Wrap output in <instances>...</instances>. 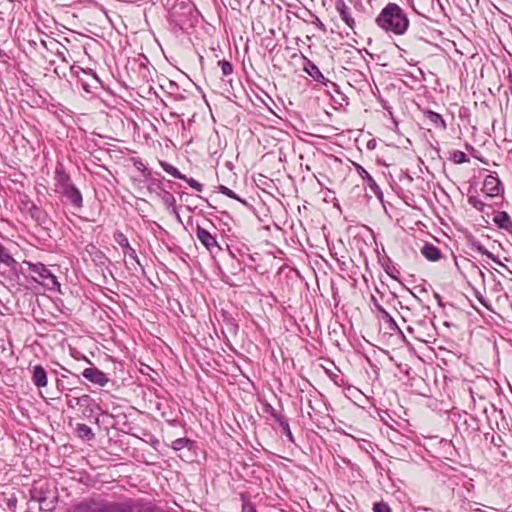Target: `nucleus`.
<instances>
[{"label":"nucleus","instance_id":"18","mask_svg":"<svg viewBox=\"0 0 512 512\" xmlns=\"http://www.w3.org/2000/svg\"><path fill=\"white\" fill-rule=\"evenodd\" d=\"M32 381L38 388H42L47 385V373L41 365L33 367Z\"/></svg>","mask_w":512,"mask_h":512},{"label":"nucleus","instance_id":"10","mask_svg":"<svg viewBox=\"0 0 512 512\" xmlns=\"http://www.w3.org/2000/svg\"><path fill=\"white\" fill-rule=\"evenodd\" d=\"M77 69L85 74L86 76L90 77V80H84L80 78L82 88L88 92L92 93L93 91L97 90L101 86V81L98 78L97 74L93 72L92 69H83L81 67H77Z\"/></svg>","mask_w":512,"mask_h":512},{"label":"nucleus","instance_id":"39","mask_svg":"<svg viewBox=\"0 0 512 512\" xmlns=\"http://www.w3.org/2000/svg\"><path fill=\"white\" fill-rule=\"evenodd\" d=\"M65 399H66V404H67V406H68V407H70V408H73V409H74V408L77 406V405L75 404V400H77V397H75V396H71V395L67 394V395L65 396Z\"/></svg>","mask_w":512,"mask_h":512},{"label":"nucleus","instance_id":"36","mask_svg":"<svg viewBox=\"0 0 512 512\" xmlns=\"http://www.w3.org/2000/svg\"><path fill=\"white\" fill-rule=\"evenodd\" d=\"M374 512H392L389 505L385 502H376L373 505Z\"/></svg>","mask_w":512,"mask_h":512},{"label":"nucleus","instance_id":"23","mask_svg":"<svg viewBox=\"0 0 512 512\" xmlns=\"http://www.w3.org/2000/svg\"><path fill=\"white\" fill-rule=\"evenodd\" d=\"M76 432L81 439L92 440L95 438V434L92 431V429L88 425L83 423L77 424Z\"/></svg>","mask_w":512,"mask_h":512},{"label":"nucleus","instance_id":"37","mask_svg":"<svg viewBox=\"0 0 512 512\" xmlns=\"http://www.w3.org/2000/svg\"><path fill=\"white\" fill-rule=\"evenodd\" d=\"M183 180L186 181L188 185L196 191L201 192L203 190V185L195 179L186 177V179Z\"/></svg>","mask_w":512,"mask_h":512},{"label":"nucleus","instance_id":"16","mask_svg":"<svg viewBox=\"0 0 512 512\" xmlns=\"http://www.w3.org/2000/svg\"><path fill=\"white\" fill-rule=\"evenodd\" d=\"M303 70L315 81L320 82L323 85H327L329 82V80L324 77L319 68L309 59H306Z\"/></svg>","mask_w":512,"mask_h":512},{"label":"nucleus","instance_id":"20","mask_svg":"<svg viewBox=\"0 0 512 512\" xmlns=\"http://www.w3.org/2000/svg\"><path fill=\"white\" fill-rule=\"evenodd\" d=\"M423 113L425 118L429 120V122L432 123L436 128L441 130H445L447 128L445 120L439 113L432 110H425Z\"/></svg>","mask_w":512,"mask_h":512},{"label":"nucleus","instance_id":"1","mask_svg":"<svg viewBox=\"0 0 512 512\" xmlns=\"http://www.w3.org/2000/svg\"><path fill=\"white\" fill-rule=\"evenodd\" d=\"M54 191L59 194L76 210L83 208V196L81 191L74 185L70 175L66 172L64 165L58 163L54 171Z\"/></svg>","mask_w":512,"mask_h":512},{"label":"nucleus","instance_id":"21","mask_svg":"<svg viewBox=\"0 0 512 512\" xmlns=\"http://www.w3.org/2000/svg\"><path fill=\"white\" fill-rule=\"evenodd\" d=\"M0 264L7 267L14 268L17 265V261L12 257L7 248H5L0 242Z\"/></svg>","mask_w":512,"mask_h":512},{"label":"nucleus","instance_id":"4","mask_svg":"<svg viewBox=\"0 0 512 512\" xmlns=\"http://www.w3.org/2000/svg\"><path fill=\"white\" fill-rule=\"evenodd\" d=\"M23 266H26L28 271L37 275L33 276L34 282L40 283L49 289H59L60 283L57 277L41 262L33 263L31 261H23Z\"/></svg>","mask_w":512,"mask_h":512},{"label":"nucleus","instance_id":"41","mask_svg":"<svg viewBox=\"0 0 512 512\" xmlns=\"http://www.w3.org/2000/svg\"><path fill=\"white\" fill-rule=\"evenodd\" d=\"M476 297H477L478 301H479V302H480L484 307H486L487 309H490V306H489V304H488V301L483 297V295H482V294L478 293V294L476 295Z\"/></svg>","mask_w":512,"mask_h":512},{"label":"nucleus","instance_id":"26","mask_svg":"<svg viewBox=\"0 0 512 512\" xmlns=\"http://www.w3.org/2000/svg\"><path fill=\"white\" fill-rule=\"evenodd\" d=\"M67 512H95L89 498L72 506Z\"/></svg>","mask_w":512,"mask_h":512},{"label":"nucleus","instance_id":"19","mask_svg":"<svg viewBox=\"0 0 512 512\" xmlns=\"http://www.w3.org/2000/svg\"><path fill=\"white\" fill-rule=\"evenodd\" d=\"M28 213L31 216V218L35 220L39 225L46 224L48 215L36 204L30 203V206L28 207Z\"/></svg>","mask_w":512,"mask_h":512},{"label":"nucleus","instance_id":"42","mask_svg":"<svg viewBox=\"0 0 512 512\" xmlns=\"http://www.w3.org/2000/svg\"><path fill=\"white\" fill-rule=\"evenodd\" d=\"M17 504V499L15 497L8 499L7 505L10 509H14Z\"/></svg>","mask_w":512,"mask_h":512},{"label":"nucleus","instance_id":"8","mask_svg":"<svg viewBox=\"0 0 512 512\" xmlns=\"http://www.w3.org/2000/svg\"><path fill=\"white\" fill-rule=\"evenodd\" d=\"M195 234L200 243L210 252L214 253L216 251L221 250L217 239L214 235H212L208 230L203 227L197 225Z\"/></svg>","mask_w":512,"mask_h":512},{"label":"nucleus","instance_id":"46","mask_svg":"<svg viewBox=\"0 0 512 512\" xmlns=\"http://www.w3.org/2000/svg\"><path fill=\"white\" fill-rule=\"evenodd\" d=\"M418 509H419V510H424V511H426V510H427V508H425V507H422V508H421V507H419Z\"/></svg>","mask_w":512,"mask_h":512},{"label":"nucleus","instance_id":"5","mask_svg":"<svg viewBox=\"0 0 512 512\" xmlns=\"http://www.w3.org/2000/svg\"><path fill=\"white\" fill-rule=\"evenodd\" d=\"M195 6L191 0H175L170 7V18L178 26H182L192 16Z\"/></svg>","mask_w":512,"mask_h":512},{"label":"nucleus","instance_id":"34","mask_svg":"<svg viewBox=\"0 0 512 512\" xmlns=\"http://www.w3.org/2000/svg\"><path fill=\"white\" fill-rule=\"evenodd\" d=\"M385 272L393 279H399V270L394 265H386L384 267Z\"/></svg>","mask_w":512,"mask_h":512},{"label":"nucleus","instance_id":"15","mask_svg":"<svg viewBox=\"0 0 512 512\" xmlns=\"http://www.w3.org/2000/svg\"><path fill=\"white\" fill-rule=\"evenodd\" d=\"M493 222L499 229L512 235V219L506 211L495 212Z\"/></svg>","mask_w":512,"mask_h":512},{"label":"nucleus","instance_id":"25","mask_svg":"<svg viewBox=\"0 0 512 512\" xmlns=\"http://www.w3.org/2000/svg\"><path fill=\"white\" fill-rule=\"evenodd\" d=\"M159 164L166 173L170 174L174 178L181 180L186 179V176L170 163L166 161H160Z\"/></svg>","mask_w":512,"mask_h":512},{"label":"nucleus","instance_id":"38","mask_svg":"<svg viewBox=\"0 0 512 512\" xmlns=\"http://www.w3.org/2000/svg\"><path fill=\"white\" fill-rule=\"evenodd\" d=\"M472 248L485 256H487V253H490L480 242L477 241L472 242Z\"/></svg>","mask_w":512,"mask_h":512},{"label":"nucleus","instance_id":"31","mask_svg":"<svg viewBox=\"0 0 512 512\" xmlns=\"http://www.w3.org/2000/svg\"><path fill=\"white\" fill-rule=\"evenodd\" d=\"M450 160L455 164H462L468 162V157L466 154L460 150H454L451 152Z\"/></svg>","mask_w":512,"mask_h":512},{"label":"nucleus","instance_id":"9","mask_svg":"<svg viewBox=\"0 0 512 512\" xmlns=\"http://www.w3.org/2000/svg\"><path fill=\"white\" fill-rule=\"evenodd\" d=\"M114 241L123 249L124 256H128L131 260L141 266L140 260L134 248L131 247L128 238L123 232L117 230L113 234Z\"/></svg>","mask_w":512,"mask_h":512},{"label":"nucleus","instance_id":"11","mask_svg":"<svg viewBox=\"0 0 512 512\" xmlns=\"http://www.w3.org/2000/svg\"><path fill=\"white\" fill-rule=\"evenodd\" d=\"M82 376L91 383L101 387L105 386L109 381L105 373L94 367L85 368L82 372Z\"/></svg>","mask_w":512,"mask_h":512},{"label":"nucleus","instance_id":"22","mask_svg":"<svg viewBox=\"0 0 512 512\" xmlns=\"http://www.w3.org/2000/svg\"><path fill=\"white\" fill-rule=\"evenodd\" d=\"M171 447L175 451H180L184 448H187L189 450H192L195 447V442L189 438L183 437V438H177L172 442Z\"/></svg>","mask_w":512,"mask_h":512},{"label":"nucleus","instance_id":"35","mask_svg":"<svg viewBox=\"0 0 512 512\" xmlns=\"http://www.w3.org/2000/svg\"><path fill=\"white\" fill-rule=\"evenodd\" d=\"M265 411H266L267 413H269V414H270V416H271V417H272L276 422H278V421H280L282 418H284V416H282L281 414H279V413L275 410V408H274L272 405H270V404H268V405L265 407Z\"/></svg>","mask_w":512,"mask_h":512},{"label":"nucleus","instance_id":"2","mask_svg":"<svg viewBox=\"0 0 512 512\" xmlns=\"http://www.w3.org/2000/svg\"><path fill=\"white\" fill-rule=\"evenodd\" d=\"M377 25L386 32L403 35L409 26L404 10L395 3L387 4L376 18Z\"/></svg>","mask_w":512,"mask_h":512},{"label":"nucleus","instance_id":"27","mask_svg":"<svg viewBox=\"0 0 512 512\" xmlns=\"http://www.w3.org/2000/svg\"><path fill=\"white\" fill-rule=\"evenodd\" d=\"M41 45L43 47H45L46 49H50V50H54L56 51V55L64 62H68L67 59H66V56H65V53L60 51L57 47L60 45V43L58 41H56L55 39H52L49 44L42 40L41 41Z\"/></svg>","mask_w":512,"mask_h":512},{"label":"nucleus","instance_id":"43","mask_svg":"<svg viewBox=\"0 0 512 512\" xmlns=\"http://www.w3.org/2000/svg\"><path fill=\"white\" fill-rule=\"evenodd\" d=\"M172 213L175 215V218H176L180 223H182V220H181L180 214L178 213V211H177V208H176V207L172 209Z\"/></svg>","mask_w":512,"mask_h":512},{"label":"nucleus","instance_id":"13","mask_svg":"<svg viewBox=\"0 0 512 512\" xmlns=\"http://www.w3.org/2000/svg\"><path fill=\"white\" fill-rule=\"evenodd\" d=\"M75 404L81 408L82 414L85 417L92 416L98 408L96 401L88 394L78 396L77 400H75Z\"/></svg>","mask_w":512,"mask_h":512},{"label":"nucleus","instance_id":"14","mask_svg":"<svg viewBox=\"0 0 512 512\" xmlns=\"http://www.w3.org/2000/svg\"><path fill=\"white\" fill-rule=\"evenodd\" d=\"M335 8L339 13L340 18L346 23V25L349 28L354 29L355 21L351 15V9L349 6L346 5L344 0H336Z\"/></svg>","mask_w":512,"mask_h":512},{"label":"nucleus","instance_id":"6","mask_svg":"<svg viewBox=\"0 0 512 512\" xmlns=\"http://www.w3.org/2000/svg\"><path fill=\"white\" fill-rule=\"evenodd\" d=\"M481 191L488 198L503 196L504 187L496 172H493L485 177Z\"/></svg>","mask_w":512,"mask_h":512},{"label":"nucleus","instance_id":"7","mask_svg":"<svg viewBox=\"0 0 512 512\" xmlns=\"http://www.w3.org/2000/svg\"><path fill=\"white\" fill-rule=\"evenodd\" d=\"M95 512H130L131 506L126 503L109 502L103 499L89 498Z\"/></svg>","mask_w":512,"mask_h":512},{"label":"nucleus","instance_id":"28","mask_svg":"<svg viewBox=\"0 0 512 512\" xmlns=\"http://www.w3.org/2000/svg\"><path fill=\"white\" fill-rule=\"evenodd\" d=\"M467 201L473 208H475L479 212H485V208L487 207V205L478 197V195L469 194Z\"/></svg>","mask_w":512,"mask_h":512},{"label":"nucleus","instance_id":"32","mask_svg":"<svg viewBox=\"0 0 512 512\" xmlns=\"http://www.w3.org/2000/svg\"><path fill=\"white\" fill-rule=\"evenodd\" d=\"M218 191L221 194H223V195H225V196H227L229 198H232V199H235V200L240 201L242 203H245V201H243L234 191H232L230 188H228V187H226L224 185H220L218 187Z\"/></svg>","mask_w":512,"mask_h":512},{"label":"nucleus","instance_id":"3","mask_svg":"<svg viewBox=\"0 0 512 512\" xmlns=\"http://www.w3.org/2000/svg\"><path fill=\"white\" fill-rule=\"evenodd\" d=\"M29 494L30 501L39 503L41 512H52L56 508L58 494L52 482L46 479L34 481Z\"/></svg>","mask_w":512,"mask_h":512},{"label":"nucleus","instance_id":"29","mask_svg":"<svg viewBox=\"0 0 512 512\" xmlns=\"http://www.w3.org/2000/svg\"><path fill=\"white\" fill-rule=\"evenodd\" d=\"M240 498L242 501L241 512H257L255 505L250 501L247 494L241 493Z\"/></svg>","mask_w":512,"mask_h":512},{"label":"nucleus","instance_id":"44","mask_svg":"<svg viewBox=\"0 0 512 512\" xmlns=\"http://www.w3.org/2000/svg\"><path fill=\"white\" fill-rule=\"evenodd\" d=\"M309 407L311 408V410H314V407H313V404H312L311 400H309Z\"/></svg>","mask_w":512,"mask_h":512},{"label":"nucleus","instance_id":"45","mask_svg":"<svg viewBox=\"0 0 512 512\" xmlns=\"http://www.w3.org/2000/svg\"><path fill=\"white\" fill-rule=\"evenodd\" d=\"M435 297L439 300V302L441 301L439 294H435Z\"/></svg>","mask_w":512,"mask_h":512},{"label":"nucleus","instance_id":"24","mask_svg":"<svg viewBox=\"0 0 512 512\" xmlns=\"http://www.w3.org/2000/svg\"><path fill=\"white\" fill-rule=\"evenodd\" d=\"M160 185H161V183L159 182L158 188L162 192L161 195H160L162 202L164 203V205L167 208H171V209L175 208L176 207V199H175V197L173 196L172 193H170L169 191H166Z\"/></svg>","mask_w":512,"mask_h":512},{"label":"nucleus","instance_id":"12","mask_svg":"<svg viewBox=\"0 0 512 512\" xmlns=\"http://www.w3.org/2000/svg\"><path fill=\"white\" fill-rule=\"evenodd\" d=\"M354 166L358 175L367 183L370 190L375 194V196L378 199L382 200V190L380 189L376 181L373 179V177L360 164L354 163Z\"/></svg>","mask_w":512,"mask_h":512},{"label":"nucleus","instance_id":"33","mask_svg":"<svg viewBox=\"0 0 512 512\" xmlns=\"http://www.w3.org/2000/svg\"><path fill=\"white\" fill-rule=\"evenodd\" d=\"M219 65L221 67V71L224 76H228V75L232 74L233 66H232L231 62H229L227 60H221V61H219Z\"/></svg>","mask_w":512,"mask_h":512},{"label":"nucleus","instance_id":"40","mask_svg":"<svg viewBox=\"0 0 512 512\" xmlns=\"http://www.w3.org/2000/svg\"><path fill=\"white\" fill-rule=\"evenodd\" d=\"M487 257L491 259L493 262H495L497 265L504 267L505 269H508L506 265H504L501 260L496 257L493 253H487Z\"/></svg>","mask_w":512,"mask_h":512},{"label":"nucleus","instance_id":"17","mask_svg":"<svg viewBox=\"0 0 512 512\" xmlns=\"http://www.w3.org/2000/svg\"><path fill=\"white\" fill-rule=\"evenodd\" d=\"M421 254L428 260V261H438L442 257L441 250L436 247L435 245L431 243H425L423 247L421 248Z\"/></svg>","mask_w":512,"mask_h":512},{"label":"nucleus","instance_id":"47","mask_svg":"<svg viewBox=\"0 0 512 512\" xmlns=\"http://www.w3.org/2000/svg\"><path fill=\"white\" fill-rule=\"evenodd\" d=\"M249 258H250L252 261H254V258H253V256H252V255H249Z\"/></svg>","mask_w":512,"mask_h":512},{"label":"nucleus","instance_id":"30","mask_svg":"<svg viewBox=\"0 0 512 512\" xmlns=\"http://www.w3.org/2000/svg\"><path fill=\"white\" fill-rule=\"evenodd\" d=\"M277 423L281 427L282 433L288 438V440L290 442L294 443L295 439H294V436H293V434L291 432V429H290V426H289V423H288L287 419L284 417L280 421H278Z\"/></svg>","mask_w":512,"mask_h":512}]
</instances>
